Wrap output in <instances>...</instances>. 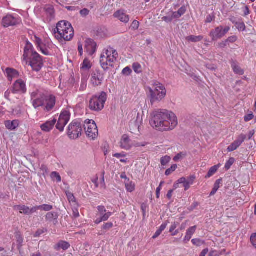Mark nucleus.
<instances>
[{
	"instance_id": "f257e3e1",
	"label": "nucleus",
	"mask_w": 256,
	"mask_h": 256,
	"mask_svg": "<svg viewBox=\"0 0 256 256\" xmlns=\"http://www.w3.org/2000/svg\"><path fill=\"white\" fill-rule=\"evenodd\" d=\"M150 116L152 118L150 123L152 128L158 130H171L178 125V120L175 114L167 110H155Z\"/></svg>"
},
{
	"instance_id": "f03ea898",
	"label": "nucleus",
	"mask_w": 256,
	"mask_h": 256,
	"mask_svg": "<svg viewBox=\"0 0 256 256\" xmlns=\"http://www.w3.org/2000/svg\"><path fill=\"white\" fill-rule=\"evenodd\" d=\"M23 57L26 60H29L28 64L34 71H40L43 66L40 56L34 50L32 44L28 42H26L24 47Z\"/></svg>"
},
{
	"instance_id": "7ed1b4c3",
	"label": "nucleus",
	"mask_w": 256,
	"mask_h": 256,
	"mask_svg": "<svg viewBox=\"0 0 256 256\" xmlns=\"http://www.w3.org/2000/svg\"><path fill=\"white\" fill-rule=\"evenodd\" d=\"M54 32L58 40L63 38L66 41L70 40L74 35V30L71 24L64 20L60 22L57 24Z\"/></svg>"
},
{
	"instance_id": "20e7f679",
	"label": "nucleus",
	"mask_w": 256,
	"mask_h": 256,
	"mask_svg": "<svg viewBox=\"0 0 256 256\" xmlns=\"http://www.w3.org/2000/svg\"><path fill=\"white\" fill-rule=\"evenodd\" d=\"M118 54L116 50L111 47L104 48L100 57V64L104 71L108 70L110 67H114Z\"/></svg>"
},
{
	"instance_id": "39448f33",
	"label": "nucleus",
	"mask_w": 256,
	"mask_h": 256,
	"mask_svg": "<svg viewBox=\"0 0 256 256\" xmlns=\"http://www.w3.org/2000/svg\"><path fill=\"white\" fill-rule=\"evenodd\" d=\"M150 92V101L152 104L162 101L166 96V90L165 86L158 82H154L152 87L148 88Z\"/></svg>"
},
{
	"instance_id": "423d86ee",
	"label": "nucleus",
	"mask_w": 256,
	"mask_h": 256,
	"mask_svg": "<svg viewBox=\"0 0 256 256\" xmlns=\"http://www.w3.org/2000/svg\"><path fill=\"white\" fill-rule=\"evenodd\" d=\"M106 100V94L104 92L93 96L90 100L89 108L94 111L99 112L104 108Z\"/></svg>"
},
{
	"instance_id": "0eeeda50",
	"label": "nucleus",
	"mask_w": 256,
	"mask_h": 256,
	"mask_svg": "<svg viewBox=\"0 0 256 256\" xmlns=\"http://www.w3.org/2000/svg\"><path fill=\"white\" fill-rule=\"evenodd\" d=\"M22 22L21 18L16 14H8L3 17L2 25L4 28L16 26Z\"/></svg>"
},
{
	"instance_id": "6e6552de",
	"label": "nucleus",
	"mask_w": 256,
	"mask_h": 256,
	"mask_svg": "<svg viewBox=\"0 0 256 256\" xmlns=\"http://www.w3.org/2000/svg\"><path fill=\"white\" fill-rule=\"evenodd\" d=\"M87 136L91 140H94L98 135V130L93 120H86L84 126Z\"/></svg>"
},
{
	"instance_id": "1a4fd4ad",
	"label": "nucleus",
	"mask_w": 256,
	"mask_h": 256,
	"mask_svg": "<svg viewBox=\"0 0 256 256\" xmlns=\"http://www.w3.org/2000/svg\"><path fill=\"white\" fill-rule=\"evenodd\" d=\"M82 127L80 123L78 122H72L68 127V134L70 138H78L82 134Z\"/></svg>"
},
{
	"instance_id": "9d476101",
	"label": "nucleus",
	"mask_w": 256,
	"mask_h": 256,
	"mask_svg": "<svg viewBox=\"0 0 256 256\" xmlns=\"http://www.w3.org/2000/svg\"><path fill=\"white\" fill-rule=\"evenodd\" d=\"M230 30V27L228 26L224 28L222 26H220L212 30L209 35L211 37L212 40L216 41L224 36Z\"/></svg>"
},
{
	"instance_id": "9b49d317",
	"label": "nucleus",
	"mask_w": 256,
	"mask_h": 256,
	"mask_svg": "<svg viewBox=\"0 0 256 256\" xmlns=\"http://www.w3.org/2000/svg\"><path fill=\"white\" fill-rule=\"evenodd\" d=\"M70 119V113L67 110H64L60 114L56 128L60 132H63L65 126Z\"/></svg>"
},
{
	"instance_id": "f8f14e48",
	"label": "nucleus",
	"mask_w": 256,
	"mask_h": 256,
	"mask_svg": "<svg viewBox=\"0 0 256 256\" xmlns=\"http://www.w3.org/2000/svg\"><path fill=\"white\" fill-rule=\"evenodd\" d=\"M104 80V74L100 70H96L91 74L90 82L94 86H100Z\"/></svg>"
},
{
	"instance_id": "ddd939ff",
	"label": "nucleus",
	"mask_w": 256,
	"mask_h": 256,
	"mask_svg": "<svg viewBox=\"0 0 256 256\" xmlns=\"http://www.w3.org/2000/svg\"><path fill=\"white\" fill-rule=\"evenodd\" d=\"M246 138V135L242 134H240L236 140L228 146V152H231L236 150L242 144Z\"/></svg>"
},
{
	"instance_id": "4468645a",
	"label": "nucleus",
	"mask_w": 256,
	"mask_h": 256,
	"mask_svg": "<svg viewBox=\"0 0 256 256\" xmlns=\"http://www.w3.org/2000/svg\"><path fill=\"white\" fill-rule=\"evenodd\" d=\"M56 104V97L53 95L46 96L44 100V110L49 112L53 109Z\"/></svg>"
},
{
	"instance_id": "2eb2a0df",
	"label": "nucleus",
	"mask_w": 256,
	"mask_h": 256,
	"mask_svg": "<svg viewBox=\"0 0 256 256\" xmlns=\"http://www.w3.org/2000/svg\"><path fill=\"white\" fill-rule=\"evenodd\" d=\"M120 146L125 150H129L132 146V140L127 134H124L120 142Z\"/></svg>"
},
{
	"instance_id": "dca6fc26",
	"label": "nucleus",
	"mask_w": 256,
	"mask_h": 256,
	"mask_svg": "<svg viewBox=\"0 0 256 256\" xmlns=\"http://www.w3.org/2000/svg\"><path fill=\"white\" fill-rule=\"evenodd\" d=\"M96 44L94 40L90 38L86 39L85 41V49L90 55H92L96 51Z\"/></svg>"
},
{
	"instance_id": "f3484780",
	"label": "nucleus",
	"mask_w": 256,
	"mask_h": 256,
	"mask_svg": "<svg viewBox=\"0 0 256 256\" xmlns=\"http://www.w3.org/2000/svg\"><path fill=\"white\" fill-rule=\"evenodd\" d=\"M13 91L14 92H21L25 93L26 92L25 83L22 80H17L14 84Z\"/></svg>"
},
{
	"instance_id": "a211bd4d",
	"label": "nucleus",
	"mask_w": 256,
	"mask_h": 256,
	"mask_svg": "<svg viewBox=\"0 0 256 256\" xmlns=\"http://www.w3.org/2000/svg\"><path fill=\"white\" fill-rule=\"evenodd\" d=\"M114 16L122 22L128 23L130 20L129 16L122 10L116 11L114 14Z\"/></svg>"
},
{
	"instance_id": "6ab92c4d",
	"label": "nucleus",
	"mask_w": 256,
	"mask_h": 256,
	"mask_svg": "<svg viewBox=\"0 0 256 256\" xmlns=\"http://www.w3.org/2000/svg\"><path fill=\"white\" fill-rule=\"evenodd\" d=\"M57 120L54 118L52 120H49L40 126V128L42 131L49 132L54 128Z\"/></svg>"
},
{
	"instance_id": "aec40b11",
	"label": "nucleus",
	"mask_w": 256,
	"mask_h": 256,
	"mask_svg": "<svg viewBox=\"0 0 256 256\" xmlns=\"http://www.w3.org/2000/svg\"><path fill=\"white\" fill-rule=\"evenodd\" d=\"M230 64L234 74L238 75H243L244 74V70L240 68L236 61L232 60Z\"/></svg>"
},
{
	"instance_id": "412c9836",
	"label": "nucleus",
	"mask_w": 256,
	"mask_h": 256,
	"mask_svg": "<svg viewBox=\"0 0 256 256\" xmlns=\"http://www.w3.org/2000/svg\"><path fill=\"white\" fill-rule=\"evenodd\" d=\"M34 42L38 48L40 49L41 52L44 55L48 56L50 53L48 49L44 48L42 40L39 38L34 36Z\"/></svg>"
},
{
	"instance_id": "4be33fe9",
	"label": "nucleus",
	"mask_w": 256,
	"mask_h": 256,
	"mask_svg": "<svg viewBox=\"0 0 256 256\" xmlns=\"http://www.w3.org/2000/svg\"><path fill=\"white\" fill-rule=\"evenodd\" d=\"M141 123L142 121L140 120H138V118L136 121L131 122L130 124V130H131V132L134 134H136L138 132H140Z\"/></svg>"
},
{
	"instance_id": "5701e85b",
	"label": "nucleus",
	"mask_w": 256,
	"mask_h": 256,
	"mask_svg": "<svg viewBox=\"0 0 256 256\" xmlns=\"http://www.w3.org/2000/svg\"><path fill=\"white\" fill-rule=\"evenodd\" d=\"M46 96L44 94H43L40 97L36 99L35 98L34 100H33L32 102L33 106L35 108H36L40 106H44Z\"/></svg>"
},
{
	"instance_id": "b1692460",
	"label": "nucleus",
	"mask_w": 256,
	"mask_h": 256,
	"mask_svg": "<svg viewBox=\"0 0 256 256\" xmlns=\"http://www.w3.org/2000/svg\"><path fill=\"white\" fill-rule=\"evenodd\" d=\"M5 74L9 81H12L13 78L18 76V72L14 68H7L6 70Z\"/></svg>"
},
{
	"instance_id": "393cba45",
	"label": "nucleus",
	"mask_w": 256,
	"mask_h": 256,
	"mask_svg": "<svg viewBox=\"0 0 256 256\" xmlns=\"http://www.w3.org/2000/svg\"><path fill=\"white\" fill-rule=\"evenodd\" d=\"M70 247V244L68 242L65 241H60L54 246V250L57 251L60 250V249L66 250Z\"/></svg>"
},
{
	"instance_id": "a878e982",
	"label": "nucleus",
	"mask_w": 256,
	"mask_h": 256,
	"mask_svg": "<svg viewBox=\"0 0 256 256\" xmlns=\"http://www.w3.org/2000/svg\"><path fill=\"white\" fill-rule=\"evenodd\" d=\"M196 229V226H192L188 229V230H186V235L184 240V242H188L190 241L192 235L195 233Z\"/></svg>"
},
{
	"instance_id": "bb28decb",
	"label": "nucleus",
	"mask_w": 256,
	"mask_h": 256,
	"mask_svg": "<svg viewBox=\"0 0 256 256\" xmlns=\"http://www.w3.org/2000/svg\"><path fill=\"white\" fill-rule=\"evenodd\" d=\"M15 210L19 211L20 213L29 215V207L24 205H16L14 206Z\"/></svg>"
},
{
	"instance_id": "cd10ccee",
	"label": "nucleus",
	"mask_w": 256,
	"mask_h": 256,
	"mask_svg": "<svg viewBox=\"0 0 256 256\" xmlns=\"http://www.w3.org/2000/svg\"><path fill=\"white\" fill-rule=\"evenodd\" d=\"M5 125L8 129L14 130L18 126L19 122L17 120H14L12 121L8 120L6 122Z\"/></svg>"
},
{
	"instance_id": "c85d7f7f",
	"label": "nucleus",
	"mask_w": 256,
	"mask_h": 256,
	"mask_svg": "<svg viewBox=\"0 0 256 256\" xmlns=\"http://www.w3.org/2000/svg\"><path fill=\"white\" fill-rule=\"evenodd\" d=\"M124 184L128 192H132L134 190L136 185L133 182L130 181V180H128L127 181L124 182Z\"/></svg>"
},
{
	"instance_id": "c756f323",
	"label": "nucleus",
	"mask_w": 256,
	"mask_h": 256,
	"mask_svg": "<svg viewBox=\"0 0 256 256\" xmlns=\"http://www.w3.org/2000/svg\"><path fill=\"white\" fill-rule=\"evenodd\" d=\"M186 12V8L184 6H182L178 12H173V17L178 18L184 15Z\"/></svg>"
},
{
	"instance_id": "7c9ffc66",
	"label": "nucleus",
	"mask_w": 256,
	"mask_h": 256,
	"mask_svg": "<svg viewBox=\"0 0 256 256\" xmlns=\"http://www.w3.org/2000/svg\"><path fill=\"white\" fill-rule=\"evenodd\" d=\"M204 36H190L186 37V40L188 41L192 42H198L201 41L202 40H203Z\"/></svg>"
},
{
	"instance_id": "2f4dec72",
	"label": "nucleus",
	"mask_w": 256,
	"mask_h": 256,
	"mask_svg": "<svg viewBox=\"0 0 256 256\" xmlns=\"http://www.w3.org/2000/svg\"><path fill=\"white\" fill-rule=\"evenodd\" d=\"M112 213L111 212H108L104 214L102 216L98 218L94 222L96 224H99L102 222L106 221L109 218L112 216Z\"/></svg>"
},
{
	"instance_id": "473e14b6",
	"label": "nucleus",
	"mask_w": 256,
	"mask_h": 256,
	"mask_svg": "<svg viewBox=\"0 0 256 256\" xmlns=\"http://www.w3.org/2000/svg\"><path fill=\"white\" fill-rule=\"evenodd\" d=\"M222 182V178L218 179L216 181L214 188L210 193V196H214L216 192L220 187V184H221Z\"/></svg>"
},
{
	"instance_id": "72a5a7b5",
	"label": "nucleus",
	"mask_w": 256,
	"mask_h": 256,
	"mask_svg": "<svg viewBox=\"0 0 256 256\" xmlns=\"http://www.w3.org/2000/svg\"><path fill=\"white\" fill-rule=\"evenodd\" d=\"M58 215L56 212H48L46 216V220L52 222L54 220H56L58 218Z\"/></svg>"
},
{
	"instance_id": "f704fd0d",
	"label": "nucleus",
	"mask_w": 256,
	"mask_h": 256,
	"mask_svg": "<svg viewBox=\"0 0 256 256\" xmlns=\"http://www.w3.org/2000/svg\"><path fill=\"white\" fill-rule=\"evenodd\" d=\"M218 166H214L210 168L205 178H210L212 176H213L218 170Z\"/></svg>"
},
{
	"instance_id": "c9c22d12",
	"label": "nucleus",
	"mask_w": 256,
	"mask_h": 256,
	"mask_svg": "<svg viewBox=\"0 0 256 256\" xmlns=\"http://www.w3.org/2000/svg\"><path fill=\"white\" fill-rule=\"evenodd\" d=\"M44 94L41 92L40 90H34L32 92L30 93V97H31V100L32 102L33 101V100H34V99L37 98H38Z\"/></svg>"
},
{
	"instance_id": "e433bc0d",
	"label": "nucleus",
	"mask_w": 256,
	"mask_h": 256,
	"mask_svg": "<svg viewBox=\"0 0 256 256\" xmlns=\"http://www.w3.org/2000/svg\"><path fill=\"white\" fill-rule=\"evenodd\" d=\"M16 242L18 243V249L22 248L24 239L22 236L18 233H16Z\"/></svg>"
},
{
	"instance_id": "4c0bfd02",
	"label": "nucleus",
	"mask_w": 256,
	"mask_h": 256,
	"mask_svg": "<svg viewBox=\"0 0 256 256\" xmlns=\"http://www.w3.org/2000/svg\"><path fill=\"white\" fill-rule=\"evenodd\" d=\"M186 156V152H180L178 154L173 158V160L175 162H177L180 160H182Z\"/></svg>"
},
{
	"instance_id": "58836bf2",
	"label": "nucleus",
	"mask_w": 256,
	"mask_h": 256,
	"mask_svg": "<svg viewBox=\"0 0 256 256\" xmlns=\"http://www.w3.org/2000/svg\"><path fill=\"white\" fill-rule=\"evenodd\" d=\"M178 182L180 184H184V188L185 190H188L190 188V186L186 180V178H182L178 180Z\"/></svg>"
},
{
	"instance_id": "ea45409f",
	"label": "nucleus",
	"mask_w": 256,
	"mask_h": 256,
	"mask_svg": "<svg viewBox=\"0 0 256 256\" xmlns=\"http://www.w3.org/2000/svg\"><path fill=\"white\" fill-rule=\"evenodd\" d=\"M50 176L52 180H56L58 182H59L61 181V177L59 174L57 172H52L50 174Z\"/></svg>"
},
{
	"instance_id": "a19ab883",
	"label": "nucleus",
	"mask_w": 256,
	"mask_h": 256,
	"mask_svg": "<svg viewBox=\"0 0 256 256\" xmlns=\"http://www.w3.org/2000/svg\"><path fill=\"white\" fill-rule=\"evenodd\" d=\"M39 210L44 211H50L53 207L50 204H44L42 205L38 206Z\"/></svg>"
},
{
	"instance_id": "79ce46f5",
	"label": "nucleus",
	"mask_w": 256,
	"mask_h": 256,
	"mask_svg": "<svg viewBox=\"0 0 256 256\" xmlns=\"http://www.w3.org/2000/svg\"><path fill=\"white\" fill-rule=\"evenodd\" d=\"M91 68L90 61L88 60H84L81 65V68L84 70H88Z\"/></svg>"
},
{
	"instance_id": "37998d69",
	"label": "nucleus",
	"mask_w": 256,
	"mask_h": 256,
	"mask_svg": "<svg viewBox=\"0 0 256 256\" xmlns=\"http://www.w3.org/2000/svg\"><path fill=\"white\" fill-rule=\"evenodd\" d=\"M132 68L134 70L137 74H140L142 72V66L138 62L133 64Z\"/></svg>"
},
{
	"instance_id": "c03bdc74",
	"label": "nucleus",
	"mask_w": 256,
	"mask_h": 256,
	"mask_svg": "<svg viewBox=\"0 0 256 256\" xmlns=\"http://www.w3.org/2000/svg\"><path fill=\"white\" fill-rule=\"evenodd\" d=\"M45 10L46 12L50 15L51 17L53 16L54 14V9L52 6H46L45 7Z\"/></svg>"
},
{
	"instance_id": "a18cd8bd",
	"label": "nucleus",
	"mask_w": 256,
	"mask_h": 256,
	"mask_svg": "<svg viewBox=\"0 0 256 256\" xmlns=\"http://www.w3.org/2000/svg\"><path fill=\"white\" fill-rule=\"evenodd\" d=\"M177 168V165L176 164H172L170 168L166 170L165 174L166 176L170 175L172 172L176 170Z\"/></svg>"
},
{
	"instance_id": "49530a36",
	"label": "nucleus",
	"mask_w": 256,
	"mask_h": 256,
	"mask_svg": "<svg viewBox=\"0 0 256 256\" xmlns=\"http://www.w3.org/2000/svg\"><path fill=\"white\" fill-rule=\"evenodd\" d=\"M97 208L98 210L100 217L104 216V214L107 212L104 206H98Z\"/></svg>"
},
{
	"instance_id": "de8ad7c7",
	"label": "nucleus",
	"mask_w": 256,
	"mask_h": 256,
	"mask_svg": "<svg viewBox=\"0 0 256 256\" xmlns=\"http://www.w3.org/2000/svg\"><path fill=\"white\" fill-rule=\"evenodd\" d=\"M236 28L239 30L241 32H243L245 30H246V26L244 22H237L236 24Z\"/></svg>"
},
{
	"instance_id": "09e8293b",
	"label": "nucleus",
	"mask_w": 256,
	"mask_h": 256,
	"mask_svg": "<svg viewBox=\"0 0 256 256\" xmlns=\"http://www.w3.org/2000/svg\"><path fill=\"white\" fill-rule=\"evenodd\" d=\"M170 158L169 156L162 157L160 160V163L162 166H166L170 161Z\"/></svg>"
},
{
	"instance_id": "8fccbe9b",
	"label": "nucleus",
	"mask_w": 256,
	"mask_h": 256,
	"mask_svg": "<svg viewBox=\"0 0 256 256\" xmlns=\"http://www.w3.org/2000/svg\"><path fill=\"white\" fill-rule=\"evenodd\" d=\"M90 11L88 8H84L80 10V14L82 18H86L90 14Z\"/></svg>"
},
{
	"instance_id": "3c124183",
	"label": "nucleus",
	"mask_w": 256,
	"mask_h": 256,
	"mask_svg": "<svg viewBox=\"0 0 256 256\" xmlns=\"http://www.w3.org/2000/svg\"><path fill=\"white\" fill-rule=\"evenodd\" d=\"M192 242L194 245L200 246L204 243V242L199 238H194L192 240Z\"/></svg>"
},
{
	"instance_id": "603ef678",
	"label": "nucleus",
	"mask_w": 256,
	"mask_h": 256,
	"mask_svg": "<svg viewBox=\"0 0 256 256\" xmlns=\"http://www.w3.org/2000/svg\"><path fill=\"white\" fill-rule=\"evenodd\" d=\"M140 23L138 20H134L131 24V28L133 30H136L138 28Z\"/></svg>"
},
{
	"instance_id": "864d4df0",
	"label": "nucleus",
	"mask_w": 256,
	"mask_h": 256,
	"mask_svg": "<svg viewBox=\"0 0 256 256\" xmlns=\"http://www.w3.org/2000/svg\"><path fill=\"white\" fill-rule=\"evenodd\" d=\"M234 159L233 158H231L229 159L228 161L225 164V168L226 170H228L231 166L234 164Z\"/></svg>"
},
{
	"instance_id": "5fc2aeb1",
	"label": "nucleus",
	"mask_w": 256,
	"mask_h": 256,
	"mask_svg": "<svg viewBox=\"0 0 256 256\" xmlns=\"http://www.w3.org/2000/svg\"><path fill=\"white\" fill-rule=\"evenodd\" d=\"M87 84L85 80H82L81 82L80 86V90L83 92L85 90L86 88Z\"/></svg>"
},
{
	"instance_id": "6e6d98bb",
	"label": "nucleus",
	"mask_w": 256,
	"mask_h": 256,
	"mask_svg": "<svg viewBox=\"0 0 256 256\" xmlns=\"http://www.w3.org/2000/svg\"><path fill=\"white\" fill-rule=\"evenodd\" d=\"M66 194L70 202H74L76 201V198L72 193L70 192H67Z\"/></svg>"
},
{
	"instance_id": "4d7b16f0",
	"label": "nucleus",
	"mask_w": 256,
	"mask_h": 256,
	"mask_svg": "<svg viewBox=\"0 0 256 256\" xmlns=\"http://www.w3.org/2000/svg\"><path fill=\"white\" fill-rule=\"evenodd\" d=\"M238 40V37L236 36H232L228 38V39L226 40L228 44V42L234 43L236 42Z\"/></svg>"
},
{
	"instance_id": "13d9d810",
	"label": "nucleus",
	"mask_w": 256,
	"mask_h": 256,
	"mask_svg": "<svg viewBox=\"0 0 256 256\" xmlns=\"http://www.w3.org/2000/svg\"><path fill=\"white\" fill-rule=\"evenodd\" d=\"M250 242L252 246L256 248V234H254L251 236Z\"/></svg>"
},
{
	"instance_id": "bf43d9fd",
	"label": "nucleus",
	"mask_w": 256,
	"mask_h": 256,
	"mask_svg": "<svg viewBox=\"0 0 256 256\" xmlns=\"http://www.w3.org/2000/svg\"><path fill=\"white\" fill-rule=\"evenodd\" d=\"M112 226L113 224L112 222H107L103 225L102 229L108 230L112 228Z\"/></svg>"
},
{
	"instance_id": "052dcab7",
	"label": "nucleus",
	"mask_w": 256,
	"mask_h": 256,
	"mask_svg": "<svg viewBox=\"0 0 256 256\" xmlns=\"http://www.w3.org/2000/svg\"><path fill=\"white\" fill-rule=\"evenodd\" d=\"M174 18L173 17V14L172 16H164L162 18V20L166 22H170Z\"/></svg>"
},
{
	"instance_id": "680f3d73",
	"label": "nucleus",
	"mask_w": 256,
	"mask_h": 256,
	"mask_svg": "<svg viewBox=\"0 0 256 256\" xmlns=\"http://www.w3.org/2000/svg\"><path fill=\"white\" fill-rule=\"evenodd\" d=\"M122 72L124 74L128 76L131 74L132 70L130 68L126 67L124 68Z\"/></svg>"
},
{
	"instance_id": "e2e57ef3",
	"label": "nucleus",
	"mask_w": 256,
	"mask_h": 256,
	"mask_svg": "<svg viewBox=\"0 0 256 256\" xmlns=\"http://www.w3.org/2000/svg\"><path fill=\"white\" fill-rule=\"evenodd\" d=\"M46 232V230L44 229L42 230H38L34 234V236L36 238L40 236L42 234Z\"/></svg>"
},
{
	"instance_id": "0e129e2a",
	"label": "nucleus",
	"mask_w": 256,
	"mask_h": 256,
	"mask_svg": "<svg viewBox=\"0 0 256 256\" xmlns=\"http://www.w3.org/2000/svg\"><path fill=\"white\" fill-rule=\"evenodd\" d=\"M38 210H39L38 206H33L32 208H29V215L36 212Z\"/></svg>"
},
{
	"instance_id": "69168bd1",
	"label": "nucleus",
	"mask_w": 256,
	"mask_h": 256,
	"mask_svg": "<svg viewBox=\"0 0 256 256\" xmlns=\"http://www.w3.org/2000/svg\"><path fill=\"white\" fill-rule=\"evenodd\" d=\"M254 118V115L252 114H249L244 116V119L245 122H248L252 120Z\"/></svg>"
},
{
	"instance_id": "338daca9",
	"label": "nucleus",
	"mask_w": 256,
	"mask_h": 256,
	"mask_svg": "<svg viewBox=\"0 0 256 256\" xmlns=\"http://www.w3.org/2000/svg\"><path fill=\"white\" fill-rule=\"evenodd\" d=\"M178 224H179L178 222H176L172 223L170 228V232H172L174 231V230L176 228V227L178 226Z\"/></svg>"
},
{
	"instance_id": "774afa93",
	"label": "nucleus",
	"mask_w": 256,
	"mask_h": 256,
	"mask_svg": "<svg viewBox=\"0 0 256 256\" xmlns=\"http://www.w3.org/2000/svg\"><path fill=\"white\" fill-rule=\"evenodd\" d=\"M228 44V42L226 40L222 41V42L218 44V46L219 48H224Z\"/></svg>"
}]
</instances>
